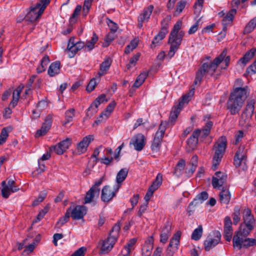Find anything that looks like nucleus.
<instances>
[{
    "label": "nucleus",
    "instance_id": "1",
    "mask_svg": "<svg viewBox=\"0 0 256 256\" xmlns=\"http://www.w3.org/2000/svg\"><path fill=\"white\" fill-rule=\"evenodd\" d=\"M224 60L226 67H228L230 61V57L226 56V50H224L212 62H204L196 72L194 84L195 85L200 84L204 74H207L212 76L216 71L218 66Z\"/></svg>",
    "mask_w": 256,
    "mask_h": 256
},
{
    "label": "nucleus",
    "instance_id": "2",
    "mask_svg": "<svg viewBox=\"0 0 256 256\" xmlns=\"http://www.w3.org/2000/svg\"><path fill=\"white\" fill-rule=\"evenodd\" d=\"M249 94L248 88H236L230 93L227 101V109L230 114L234 115L238 114L242 105Z\"/></svg>",
    "mask_w": 256,
    "mask_h": 256
},
{
    "label": "nucleus",
    "instance_id": "3",
    "mask_svg": "<svg viewBox=\"0 0 256 256\" xmlns=\"http://www.w3.org/2000/svg\"><path fill=\"white\" fill-rule=\"evenodd\" d=\"M226 145L227 140L224 136L220 137L214 144L213 150H214V154L213 157L212 166L214 170H216L220 164L225 152Z\"/></svg>",
    "mask_w": 256,
    "mask_h": 256
},
{
    "label": "nucleus",
    "instance_id": "4",
    "mask_svg": "<svg viewBox=\"0 0 256 256\" xmlns=\"http://www.w3.org/2000/svg\"><path fill=\"white\" fill-rule=\"evenodd\" d=\"M194 88L192 89L188 93L184 95L179 100L178 104L176 106H173L169 117V124H170L172 125L174 124L184 104L189 102V98L194 95Z\"/></svg>",
    "mask_w": 256,
    "mask_h": 256
},
{
    "label": "nucleus",
    "instance_id": "5",
    "mask_svg": "<svg viewBox=\"0 0 256 256\" xmlns=\"http://www.w3.org/2000/svg\"><path fill=\"white\" fill-rule=\"evenodd\" d=\"M166 123V122L164 123L162 122L160 124L159 126L158 130L155 134L151 146V148L153 152H158L160 148L161 143L166 130V127L164 125Z\"/></svg>",
    "mask_w": 256,
    "mask_h": 256
},
{
    "label": "nucleus",
    "instance_id": "6",
    "mask_svg": "<svg viewBox=\"0 0 256 256\" xmlns=\"http://www.w3.org/2000/svg\"><path fill=\"white\" fill-rule=\"evenodd\" d=\"M234 248L238 247L240 250L242 247L247 248L249 247L256 245V239L252 238H246L245 239L238 236H234L232 240Z\"/></svg>",
    "mask_w": 256,
    "mask_h": 256
},
{
    "label": "nucleus",
    "instance_id": "7",
    "mask_svg": "<svg viewBox=\"0 0 256 256\" xmlns=\"http://www.w3.org/2000/svg\"><path fill=\"white\" fill-rule=\"evenodd\" d=\"M221 235L220 232H215L214 235L210 234L204 242V249L209 251L217 245L220 240Z\"/></svg>",
    "mask_w": 256,
    "mask_h": 256
},
{
    "label": "nucleus",
    "instance_id": "8",
    "mask_svg": "<svg viewBox=\"0 0 256 256\" xmlns=\"http://www.w3.org/2000/svg\"><path fill=\"white\" fill-rule=\"evenodd\" d=\"M181 236V232L178 231L172 238L166 250V254L168 256H172L178 249V245Z\"/></svg>",
    "mask_w": 256,
    "mask_h": 256
},
{
    "label": "nucleus",
    "instance_id": "9",
    "mask_svg": "<svg viewBox=\"0 0 256 256\" xmlns=\"http://www.w3.org/2000/svg\"><path fill=\"white\" fill-rule=\"evenodd\" d=\"M208 198V194L206 192L204 191L198 194L196 198H194L189 204L188 210L189 213V215H191L192 214L194 211V207H196L202 203L204 200H207Z\"/></svg>",
    "mask_w": 256,
    "mask_h": 256
},
{
    "label": "nucleus",
    "instance_id": "10",
    "mask_svg": "<svg viewBox=\"0 0 256 256\" xmlns=\"http://www.w3.org/2000/svg\"><path fill=\"white\" fill-rule=\"evenodd\" d=\"M41 4L36 3L34 7H31L30 10L26 15L24 20L30 22H34L42 15L44 12H40Z\"/></svg>",
    "mask_w": 256,
    "mask_h": 256
},
{
    "label": "nucleus",
    "instance_id": "11",
    "mask_svg": "<svg viewBox=\"0 0 256 256\" xmlns=\"http://www.w3.org/2000/svg\"><path fill=\"white\" fill-rule=\"evenodd\" d=\"M166 21V18L162 22V28L158 34L154 36L150 46L152 48H155L159 44V42L162 40L168 34V24L166 22L165 23Z\"/></svg>",
    "mask_w": 256,
    "mask_h": 256
},
{
    "label": "nucleus",
    "instance_id": "12",
    "mask_svg": "<svg viewBox=\"0 0 256 256\" xmlns=\"http://www.w3.org/2000/svg\"><path fill=\"white\" fill-rule=\"evenodd\" d=\"M120 186H116V188L114 191L110 188L109 186H105L102 190L101 199L104 202H108L110 201L114 197L116 196V193L118 190Z\"/></svg>",
    "mask_w": 256,
    "mask_h": 256
},
{
    "label": "nucleus",
    "instance_id": "13",
    "mask_svg": "<svg viewBox=\"0 0 256 256\" xmlns=\"http://www.w3.org/2000/svg\"><path fill=\"white\" fill-rule=\"evenodd\" d=\"M52 114H50L46 116L41 128L38 130L36 134V137L44 136L47 133L52 126Z\"/></svg>",
    "mask_w": 256,
    "mask_h": 256
},
{
    "label": "nucleus",
    "instance_id": "14",
    "mask_svg": "<svg viewBox=\"0 0 256 256\" xmlns=\"http://www.w3.org/2000/svg\"><path fill=\"white\" fill-rule=\"evenodd\" d=\"M243 219L246 228H250V230L254 228L256 221L250 208H247L244 210Z\"/></svg>",
    "mask_w": 256,
    "mask_h": 256
},
{
    "label": "nucleus",
    "instance_id": "15",
    "mask_svg": "<svg viewBox=\"0 0 256 256\" xmlns=\"http://www.w3.org/2000/svg\"><path fill=\"white\" fill-rule=\"evenodd\" d=\"M130 144H133L136 150H142L145 145L144 136L142 134H138L134 136L130 142Z\"/></svg>",
    "mask_w": 256,
    "mask_h": 256
},
{
    "label": "nucleus",
    "instance_id": "16",
    "mask_svg": "<svg viewBox=\"0 0 256 256\" xmlns=\"http://www.w3.org/2000/svg\"><path fill=\"white\" fill-rule=\"evenodd\" d=\"M70 208V216L74 220L82 219L86 213V210L84 206H76L72 210Z\"/></svg>",
    "mask_w": 256,
    "mask_h": 256
},
{
    "label": "nucleus",
    "instance_id": "17",
    "mask_svg": "<svg viewBox=\"0 0 256 256\" xmlns=\"http://www.w3.org/2000/svg\"><path fill=\"white\" fill-rule=\"evenodd\" d=\"M216 177H212V185L214 188L222 186L226 182L227 175L218 171L215 174Z\"/></svg>",
    "mask_w": 256,
    "mask_h": 256
},
{
    "label": "nucleus",
    "instance_id": "18",
    "mask_svg": "<svg viewBox=\"0 0 256 256\" xmlns=\"http://www.w3.org/2000/svg\"><path fill=\"white\" fill-rule=\"evenodd\" d=\"M255 103L256 102L254 100H252L248 102L241 116L242 118H244V120H248L252 118L254 110Z\"/></svg>",
    "mask_w": 256,
    "mask_h": 256
},
{
    "label": "nucleus",
    "instance_id": "19",
    "mask_svg": "<svg viewBox=\"0 0 256 256\" xmlns=\"http://www.w3.org/2000/svg\"><path fill=\"white\" fill-rule=\"evenodd\" d=\"M232 222L229 216L224 218V236L226 240L230 242L232 234Z\"/></svg>",
    "mask_w": 256,
    "mask_h": 256
},
{
    "label": "nucleus",
    "instance_id": "20",
    "mask_svg": "<svg viewBox=\"0 0 256 256\" xmlns=\"http://www.w3.org/2000/svg\"><path fill=\"white\" fill-rule=\"evenodd\" d=\"M94 140L92 135H88L83 138L77 146L78 151L80 154L84 153L87 150V148L89 144Z\"/></svg>",
    "mask_w": 256,
    "mask_h": 256
},
{
    "label": "nucleus",
    "instance_id": "21",
    "mask_svg": "<svg viewBox=\"0 0 256 256\" xmlns=\"http://www.w3.org/2000/svg\"><path fill=\"white\" fill-rule=\"evenodd\" d=\"M154 6L150 5L144 10V12L138 16V26L139 28H141L142 26L143 22L150 18Z\"/></svg>",
    "mask_w": 256,
    "mask_h": 256
},
{
    "label": "nucleus",
    "instance_id": "22",
    "mask_svg": "<svg viewBox=\"0 0 256 256\" xmlns=\"http://www.w3.org/2000/svg\"><path fill=\"white\" fill-rule=\"evenodd\" d=\"M246 152L244 146H240L236 151L234 157V164L236 167L240 166L242 162L244 160Z\"/></svg>",
    "mask_w": 256,
    "mask_h": 256
},
{
    "label": "nucleus",
    "instance_id": "23",
    "mask_svg": "<svg viewBox=\"0 0 256 256\" xmlns=\"http://www.w3.org/2000/svg\"><path fill=\"white\" fill-rule=\"evenodd\" d=\"M172 224L170 222H167L164 226L160 234V241L162 243H166L168 238L171 234Z\"/></svg>",
    "mask_w": 256,
    "mask_h": 256
},
{
    "label": "nucleus",
    "instance_id": "24",
    "mask_svg": "<svg viewBox=\"0 0 256 256\" xmlns=\"http://www.w3.org/2000/svg\"><path fill=\"white\" fill-rule=\"evenodd\" d=\"M112 59L110 58H108L100 64V70L97 74L98 78H100L102 76L106 73V72L109 70L112 64Z\"/></svg>",
    "mask_w": 256,
    "mask_h": 256
},
{
    "label": "nucleus",
    "instance_id": "25",
    "mask_svg": "<svg viewBox=\"0 0 256 256\" xmlns=\"http://www.w3.org/2000/svg\"><path fill=\"white\" fill-rule=\"evenodd\" d=\"M116 242L114 238L108 236L107 239L102 241L101 250L103 253H108L112 248L114 244Z\"/></svg>",
    "mask_w": 256,
    "mask_h": 256
},
{
    "label": "nucleus",
    "instance_id": "26",
    "mask_svg": "<svg viewBox=\"0 0 256 256\" xmlns=\"http://www.w3.org/2000/svg\"><path fill=\"white\" fill-rule=\"evenodd\" d=\"M212 122L209 121L206 122V126L201 130L199 129L196 130H198L200 132V134H198V138H200L201 141H202L204 138H206L210 134V130L212 126Z\"/></svg>",
    "mask_w": 256,
    "mask_h": 256
},
{
    "label": "nucleus",
    "instance_id": "27",
    "mask_svg": "<svg viewBox=\"0 0 256 256\" xmlns=\"http://www.w3.org/2000/svg\"><path fill=\"white\" fill-rule=\"evenodd\" d=\"M104 96H98L92 104L91 106L88 108V112H86V116H88L90 117L97 112V108H98V106L100 104V102L98 100L102 98H104Z\"/></svg>",
    "mask_w": 256,
    "mask_h": 256
},
{
    "label": "nucleus",
    "instance_id": "28",
    "mask_svg": "<svg viewBox=\"0 0 256 256\" xmlns=\"http://www.w3.org/2000/svg\"><path fill=\"white\" fill-rule=\"evenodd\" d=\"M100 192V190H94V188H91L86 192L84 198V204L90 203L92 202L94 197H98Z\"/></svg>",
    "mask_w": 256,
    "mask_h": 256
},
{
    "label": "nucleus",
    "instance_id": "29",
    "mask_svg": "<svg viewBox=\"0 0 256 256\" xmlns=\"http://www.w3.org/2000/svg\"><path fill=\"white\" fill-rule=\"evenodd\" d=\"M198 134H200L198 130H194L192 136L188 138L187 142L188 146L192 149H194L197 146L198 141Z\"/></svg>",
    "mask_w": 256,
    "mask_h": 256
},
{
    "label": "nucleus",
    "instance_id": "30",
    "mask_svg": "<svg viewBox=\"0 0 256 256\" xmlns=\"http://www.w3.org/2000/svg\"><path fill=\"white\" fill-rule=\"evenodd\" d=\"M60 63L59 61H56L52 63L48 70V74L50 76H55L60 72Z\"/></svg>",
    "mask_w": 256,
    "mask_h": 256
},
{
    "label": "nucleus",
    "instance_id": "31",
    "mask_svg": "<svg viewBox=\"0 0 256 256\" xmlns=\"http://www.w3.org/2000/svg\"><path fill=\"white\" fill-rule=\"evenodd\" d=\"M220 200L221 203L228 204L230 201L231 195L228 189H222L220 192Z\"/></svg>",
    "mask_w": 256,
    "mask_h": 256
},
{
    "label": "nucleus",
    "instance_id": "32",
    "mask_svg": "<svg viewBox=\"0 0 256 256\" xmlns=\"http://www.w3.org/2000/svg\"><path fill=\"white\" fill-rule=\"evenodd\" d=\"M128 170L126 168L121 169L117 174L116 181L118 185L120 186V184L124 180L128 174Z\"/></svg>",
    "mask_w": 256,
    "mask_h": 256
},
{
    "label": "nucleus",
    "instance_id": "33",
    "mask_svg": "<svg viewBox=\"0 0 256 256\" xmlns=\"http://www.w3.org/2000/svg\"><path fill=\"white\" fill-rule=\"evenodd\" d=\"M256 52V50H250L249 51L247 52L244 56L239 60V62L245 66L250 61V60L252 58H253Z\"/></svg>",
    "mask_w": 256,
    "mask_h": 256
},
{
    "label": "nucleus",
    "instance_id": "34",
    "mask_svg": "<svg viewBox=\"0 0 256 256\" xmlns=\"http://www.w3.org/2000/svg\"><path fill=\"white\" fill-rule=\"evenodd\" d=\"M184 35V32L182 30L178 32L174 36V37L171 38H169L168 42H174L178 46H180L182 40V38Z\"/></svg>",
    "mask_w": 256,
    "mask_h": 256
},
{
    "label": "nucleus",
    "instance_id": "35",
    "mask_svg": "<svg viewBox=\"0 0 256 256\" xmlns=\"http://www.w3.org/2000/svg\"><path fill=\"white\" fill-rule=\"evenodd\" d=\"M256 26V16L252 19L245 26L243 34H246L252 32Z\"/></svg>",
    "mask_w": 256,
    "mask_h": 256
},
{
    "label": "nucleus",
    "instance_id": "36",
    "mask_svg": "<svg viewBox=\"0 0 256 256\" xmlns=\"http://www.w3.org/2000/svg\"><path fill=\"white\" fill-rule=\"evenodd\" d=\"M185 166V160L184 159H180L176 165L174 170L173 172V174L178 176L180 175L182 171L184 170Z\"/></svg>",
    "mask_w": 256,
    "mask_h": 256
},
{
    "label": "nucleus",
    "instance_id": "37",
    "mask_svg": "<svg viewBox=\"0 0 256 256\" xmlns=\"http://www.w3.org/2000/svg\"><path fill=\"white\" fill-rule=\"evenodd\" d=\"M12 130V127L8 126L2 129L0 134V144L4 143L8 136V132Z\"/></svg>",
    "mask_w": 256,
    "mask_h": 256
},
{
    "label": "nucleus",
    "instance_id": "38",
    "mask_svg": "<svg viewBox=\"0 0 256 256\" xmlns=\"http://www.w3.org/2000/svg\"><path fill=\"white\" fill-rule=\"evenodd\" d=\"M74 114L75 110L74 108H70L66 110L65 112V120L63 122L62 124L66 126L68 123L71 122Z\"/></svg>",
    "mask_w": 256,
    "mask_h": 256
},
{
    "label": "nucleus",
    "instance_id": "39",
    "mask_svg": "<svg viewBox=\"0 0 256 256\" xmlns=\"http://www.w3.org/2000/svg\"><path fill=\"white\" fill-rule=\"evenodd\" d=\"M70 208H68L64 214V216L60 218L59 220L56 222L55 226V228H60L63 224L69 220L70 216Z\"/></svg>",
    "mask_w": 256,
    "mask_h": 256
},
{
    "label": "nucleus",
    "instance_id": "40",
    "mask_svg": "<svg viewBox=\"0 0 256 256\" xmlns=\"http://www.w3.org/2000/svg\"><path fill=\"white\" fill-rule=\"evenodd\" d=\"M148 76V72H142L136 78L135 82L133 84V87H135L136 88H138L140 86L143 82H144V80Z\"/></svg>",
    "mask_w": 256,
    "mask_h": 256
},
{
    "label": "nucleus",
    "instance_id": "41",
    "mask_svg": "<svg viewBox=\"0 0 256 256\" xmlns=\"http://www.w3.org/2000/svg\"><path fill=\"white\" fill-rule=\"evenodd\" d=\"M82 10V6L80 5H78L75 8L72 16L70 18V25L75 24L78 18V16L80 14V12Z\"/></svg>",
    "mask_w": 256,
    "mask_h": 256
},
{
    "label": "nucleus",
    "instance_id": "42",
    "mask_svg": "<svg viewBox=\"0 0 256 256\" xmlns=\"http://www.w3.org/2000/svg\"><path fill=\"white\" fill-rule=\"evenodd\" d=\"M120 229V222H118L113 226L110 232L109 236L111 238H114L116 241Z\"/></svg>",
    "mask_w": 256,
    "mask_h": 256
},
{
    "label": "nucleus",
    "instance_id": "43",
    "mask_svg": "<svg viewBox=\"0 0 256 256\" xmlns=\"http://www.w3.org/2000/svg\"><path fill=\"white\" fill-rule=\"evenodd\" d=\"M49 62V57L48 56H45L41 60L40 66L37 68V72L38 73H40L44 72L46 70V66Z\"/></svg>",
    "mask_w": 256,
    "mask_h": 256
},
{
    "label": "nucleus",
    "instance_id": "44",
    "mask_svg": "<svg viewBox=\"0 0 256 256\" xmlns=\"http://www.w3.org/2000/svg\"><path fill=\"white\" fill-rule=\"evenodd\" d=\"M202 226L199 225L198 228H196L192 233L191 238L192 240H198L202 237Z\"/></svg>",
    "mask_w": 256,
    "mask_h": 256
},
{
    "label": "nucleus",
    "instance_id": "45",
    "mask_svg": "<svg viewBox=\"0 0 256 256\" xmlns=\"http://www.w3.org/2000/svg\"><path fill=\"white\" fill-rule=\"evenodd\" d=\"M236 9H232L225 16L222 22H224L225 25H226L230 24V22H232L234 16L236 14Z\"/></svg>",
    "mask_w": 256,
    "mask_h": 256
},
{
    "label": "nucleus",
    "instance_id": "46",
    "mask_svg": "<svg viewBox=\"0 0 256 256\" xmlns=\"http://www.w3.org/2000/svg\"><path fill=\"white\" fill-rule=\"evenodd\" d=\"M98 36L96 34V33L94 32L91 40L87 42L85 44V48H88V50H92L94 44L98 42Z\"/></svg>",
    "mask_w": 256,
    "mask_h": 256
},
{
    "label": "nucleus",
    "instance_id": "47",
    "mask_svg": "<svg viewBox=\"0 0 256 256\" xmlns=\"http://www.w3.org/2000/svg\"><path fill=\"white\" fill-rule=\"evenodd\" d=\"M186 4V1L185 0L179 1L176 4V10L174 12V16H178L180 13H181L184 8Z\"/></svg>",
    "mask_w": 256,
    "mask_h": 256
},
{
    "label": "nucleus",
    "instance_id": "48",
    "mask_svg": "<svg viewBox=\"0 0 256 256\" xmlns=\"http://www.w3.org/2000/svg\"><path fill=\"white\" fill-rule=\"evenodd\" d=\"M233 223L236 225L240 220V208L239 206H236L234 208V212L232 214Z\"/></svg>",
    "mask_w": 256,
    "mask_h": 256
},
{
    "label": "nucleus",
    "instance_id": "49",
    "mask_svg": "<svg viewBox=\"0 0 256 256\" xmlns=\"http://www.w3.org/2000/svg\"><path fill=\"white\" fill-rule=\"evenodd\" d=\"M96 80H98L100 81V78H98V75L97 74L95 78H93L89 82L86 87V90L90 92H92L96 86L98 82H96Z\"/></svg>",
    "mask_w": 256,
    "mask_h": 256
},
{
    "label": "nucleus",
    "instance_id": "50",
    "mask_svg": "<svg viewBox=\"0 0 256 256\" xmlns=\"http://www.w3.org/2000/svg\"><path fill=\"white\" fill-rule=\"evenodd\" d=\"M116 36L114 32H110L106 36L104 42L102 44L103 47L108 46L110 42L114 40Z\"/></svg>",
    "mask_w": 256,
    "mask_h": 256
},
{
    "label": "nucleus",
    "instance_id": "51",
    "mask_svg": "<svg viewBox=\"0 0 256 256\" xmlns=\"http://www.w3.org/2000/svg\"><path fill=\"white\" fill-rule=\"evenodd\" d=\"M252 230H250V228H246H246H242V226H240V230L238 231L237 232L236 234H234V236H238L242 238H246L247 236H248Z\"/></svg>",
    "mask_w": 256,
    "mask_h": 256
},
{
    "label": "nucleus",
    "instance_id": "52",
    "mask_svg": "<svg viewBox=\"0 0 256 256\" xmlns=\"http://www.w3.org/2000/svg\"><path fill=\"white\" fill-rule=\"evenodd\" d=\"M182 22L180 20H178L174 25L172 30L171 31L169 38H172L174 36L178 33L181 28Z\"/></svg>",
    "mask_w": 256,
    "mask_h": 256
},
{
    "label": "nucleus",
    "instance_id": "53",
    "mask_svg": "<svg viewBox=\"0 0 256 256\" xmlns=\"http://www.w3.org/2000/svg\"><path fill=\"white\" fill-rule=\"evenodd\" d=\"M66 51L68 53V56L69 58H72L74 57L76 52L79 51V50L77 48L76 46L74 44L73 46H68Z\"/></svg>",
    "mask_w": 256,
    "mask_h": 256
},
{
    "label": "nucleus",
    "instance_id": "54",
    "mask_svg": "<svg viewBox=\"0 0 256 256\" xmlns=\"http://www.w3.org/2000/svg\"><path fill=\"white\" fill-rule=\"evenodd\" d=\"M92 1L91 0H84L83 9L82 14L84 16H86L89 12L90 9L92 6Z\"/></svg>",
    "mask_w": 256,
    "mask_h": 256
},
{
    "label": "nucleus",
    "instance_id": "55",
    "mask_svg": "<svg viewBox=\"0 0 256 256\" xmlns=\"http://www.w3.org/2000/svg\"><path fill=\"white\" fill-rule=\"evenodd\" d=\"M168 44H170V48L168 54V56L170 58L174 56L175 52L179 48L180 46L174 42H168Z\"/></svg>",
    "mask_w": 256,
    "mask_h": 256
},
{
    "label": "nucleus",
    "instance_id": "56",
    "mask_svg": "<svg viewBox=\"0 0 256 256\" xmlns=\"http://www.w3.org/2000/svg\"><path fill=\"white\" fill-rule=\"evenodd\" d=\"M152 246L144 244L142 250V256H150L152 254Z\"/></svg>",
    "mask_w": 256,
    "mask_h": 256
},
{
    "label": "nucleus",
    "instance_id": "57",
    "mask_svg": "<svg viewBox=\"0 0 256 256\" xmlns=\"http://www.w3.org/2000/svg\"><path fill=\"white\" fill-rule=\"evenodd\" d=\"M140 56V54L137 53L134 55L130 60L129 63L126 65V68L130 69L132 66H134L138 60Z\"/></svg>",
    "mask_w": 256,
    "mask_h": 256
},
{
    "label": "nucleus",
    "instance_id": "58",
    "mask_svg": "<svg viewBox=\"0 0 256 256\" xmlns=\"http://www.w3.org/2000/svg\"><path fill=\"white\" fill-rule=\"evenodd\" d=\"M46 196V192H40L38 198L36 199L32 202V205L34 206H38L40 202H42Z\"/></svg>",
    "mask_w": 256,
    "mask_h": 256
},
{
    "label": "nucleus",
    "instance_id": "59",
    "mask_svg": "<svg viewBox=\"0 0 256 256\" xmlns=\"http://www.w3.org/2000/svg\"><path fill=\"white\" fill-rule=\"evenodd\" d=\"M72 140L70 138H66L62 141L59 142V144L62 146V148L66 151L70 146Z\"/></svg>",
    "mask_w": 256,
    "mask_h": 256
},
{
    "label": "nucleus",
    "instance_id": "60",
    "mask_svg": "<svg viewBox=\"0 0 256 256\" xmlns=\"http://www.w3.org/2000/svg\"><path fill=\"white\" fill-rule=\"evenodd\" d=\"M106 22L110 28V32H115L117 30L118 27L116 23L109 18H106Z\"/></svg>",
    "mask_w": 256,
    "mask_h": 256
},
{
    "label": "nucleus",
    "instance_id": "61",
    "mask_svg": "<svg viewBox=\"0 0 256 256\" xmlns=\"http://www.w3.org/2000/svg\"><path fill=\"white\" fill-rule=\"evenodd\" d=\"M51 151H54L58 154H62L65 151L62 148V146L58 144L56 146H52L50 148Z\"/></svg>",
    "mask_w": 256,
    "mask_h": 256
},
{
    "label": "nucleus",
    "instance_id": "62",
    "mask_svg": "<svg viewBox=\"0 0 256 256\" xmlns=\"http://www.w3.org/2000/svg\"><path fill=\"white\" fill-rule=\"evenodd\" d=\"M86 248L81 247L74 252L70 256H84Z\"/></svg>",
    "mask_w": 256,
    "mask_h": 256
},
{
    "label": "nucleus",
    "instance_id": "63",
    "mask_svg": "<svg viewBox=\"0 0 256 256\" xmlns=\"http://www.w3.org/2000/svg\"><path fill=\"white\" fill-rule=\"evenodd\" d=\"M10 192L8 186H4L1 190L2 195L4 198H7L10 194Z\"/></svg>",
    "mask_w": 256,
    "mask_h": 256
},
{
    "label": "nucleus",
    "instance_id": "64",
    "mask_svg": "<svg viewBox=\"0 0 256 256\" xmlns=\"http://www.w3.org/2000/svg\"><path fill=\"white\" fill-rule=\"evenodd\" d=\"M246 72L248 73L252 72V74L256 72V60L247 68Z\"/></svg>",
    "mask_w": 256,
    "mask_h": 256
}]
</instances>
